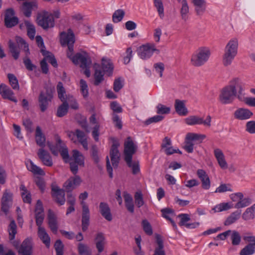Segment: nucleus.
Returning <instances> with one entry per match:
<instances>
[{
	"label": "nucleus",
	"instance_id": "nucleus-56",
	"mask_svg": "<svg viewBox=\"0 0 255 255\" xmlns=\"http://www.w3.org/2000/svg\"><path fill=\"white\" fill-rule=\"evenodd\" d=\"M135 203L137 207L140 208L144 204L143 196L140 191L136 192L134 195Z\"/></svg>",
	"mask_w": 255,
	"mask_h": 255
},
{
	"label": "nucleus",
	"instance_id": "nucleus-22",
	"mask_svg": "<svg viewBox=\"0 0 255 255\" xmlns=\"http://www.w3.org/2000/svg\"><path fill=\"white\" fill-rule=\"evenodd\" d=\"M35 212L36 225H42L44 218V214L42 202L39 200L37 201Z\"/></svg>",
	"mask_w": 255,
	"mask_h": 255
},
{
	"label": "nucleus",
	"instance_id": "nucleus-61",
	"mask_svg": "<svg viewBox=\"0 0 255 255\" xmlns=\"http://www.w3.org/2000/svg\"><path fill=\"white\" fill-rule=\"evenodd\" d=\"M157 113L158 114H167L170 112V108L162 104H159L156 107Z\"/></svg>",
	"mask_w": 255,
	"mask_h": 255
},
{
	"label": "nucleus",
	"instance_id": "nucleus-48",
	"mask_svg": "<svg viewBox=\"0 0 255 255\" xmlns=\"http://www.w3.org/2000/svg\"><path fill=\"white\" fill-rule=\"evenodd\" d=\"M25 25L27 28L28 36L31 39H34L35 35V29L34 26L28 21H25Z\"/></svg>",
	"mask_w": 255,
	"mask_h": 255
},
{
	"label": "nucleus",
	"instance_id": "nucleus-18",
	"mask_svg": "<svg viewBox=\"0 0 255 255\" xmlns=\"http://www.w3.org/2000/svg\"><path fill=\"white\" fill-rule=\"evenodd\" d=\"M14 11L12 9H8L6 10L4 22L7 27H12L18 23V18L14 16Z\"/></svg>",
	"mask_w": 255,
	"mask_h": 255
},
{
	"label": "nucleus",
	"instance_id": "nucleus-14",
	"mask_svg": "<svg viewBox=\"0 0 255 255\" xmlns=\"http://www.w3.org/2000/svg\"><path fill=\"white\" fill-rule=\"evenodd\" d=\"M53 95L51 91L47 90L45 92H41L38 98L40 110L44 112L47 108L49 102L51 101Z\"/></svg>",
	"mask_w": 255,
	"mask_h": 255
},
{
	"label": "nucleus",
	"instance_id": "nucleus-37",
	"mask_svg": "<svg viewBox=\"0 0 255 255\" xmlns=\"http://www.w3.org/2000/svg\"><path fill=\"white\" fill-rule=\"evenodd\" d=\"M77 249L80 255H91L92 250L89 247L84 243H79L77 245Z\"/></svg>",
	"mask_w": 255,
	"mask_h": 255
},
{
	"label": "nucleus",
	"instance_id": "nucleus-52",
	"mask_svg": "<svg viewBox=\"0 0 255 255\" xmlns=\"http://www.w3.org/2000/svg\"><path fill=\"white\" fill-rule=\"evenodd\" d=\"M125 161L128 165L131 168L132 172L133 174H136L139 172L140 168L138 162H132V159H130L129 161L127 160Z\"/></svg>",
	"mask_w": 255,
	"mask_h": 255
},
{
	"label": "nucleus",
	"instance_id": "nucleus-63",
	"mask_svg": "<svg viewBox=\"0 0 255 255\" xmlns=\"http://www.w3.org/2000/svg\"><path fill=\"white\" fill-rule=\"evenodd\" d=\"M66 102L68 103V105H70L71 108L74 110H77L78 109V104L76 100L73 97V96H69L67 99H66Z\"/></svg>",
	"mask_w": 255,
	"mask_h": 255
},
{
	"label": "nucleus",
	"instance_id": "nucleus-24",
	"mask_svg": "<svg viewBox=\"0 0 255 255\" xmlns=\"http://www.w3.org/2000/svg\"><path fill=\"white\" fill-rule=\"evenodd\" d=\"M52 196L56 203L60 205H64L65 202V191L58 187L52 188Z\"/></svg>",
	"mask_w": 255,
	"mask_h": 255
},
{
	"label": "nucleus",
	"instance_id": "nucleus-35",
	"mask_svg": "<svg viewBox=\"0 0 255 255\" xmlns=\"http://www.w3.org/2000/svg\"><path fill=\"white\" fill-rule=\"evenodd\" d=\"M181 6L180 8V14L182 19L186 20L188 17L189 7L186 0L181 1Z\"/></svg>",
	"mask_w": 255,
	"mask_h": 255
},
{
	"label": "nucleus",
	"instance_id": "nucleus-28",
	"mask_svg": "<svg viewBox=\"0 0 255 255\" xmlns=\"http://www.w3.org/2000/svg\"><path fill=\"white\" fill-rule=\"evenodd\" d=\"M45 137L40 127L37 126L35 131V141L38 145L43 148L45 146Z\"/></svg>",
	"mask_w": 255,
	"mask_h": 255
},
{
	"label": "nucleus",
	"instance_id": "nucleus-1",
	"mask_svg": "<svg viewBox=\"0 0 255 255\" xmlns=\"http://www.w3.org/2000/svg\"><path fill=\"white\" fill-rule=\"evenodd\" d=\"M60 41L62 46H68L67 55L75 64H80V67H88L91 64L92 61L89 54L86 52L78 53L73 55V44L75 42V36L71 29L67 32H63L60 35Z\"/></svg>",
	"mask_w": 255,
	"mask_h": 255
},
{
	"label": "nucleus",
	"instance_id": "nucleus-11",
	"mask_svg": "<svg viewBox=\"0 0 255 255\" xmlns=\"http://www.w3.org/2000/svg\"><path fill=\"white\" fill-rule=\"evenodd\" d=\"M184 122L189 126L203 125L205 127H210L211 118L210 116H208L204 120L203 118L197 116H190L185 119Z\"/></svg>",
	"mask_w": 255,
	"mask_h": 255
},
{
	"label": "nucleus",
	"instance_id": "nucleus-8",
	"mask_svg": "<svg viewBox=\"0 0 255 255\" xmlns=\"http://www.w3.org/2000/svg\"><path fill=\"white\" fill-rule=\"evenodd\" d=\"M154 52L159 53V50L156 48L155 45L153 43L142 45L137 50L138 56L143 60L150 58Z\"/></svg>",
	"mask_w": 255,
	"mask_h": 255
},
{
	"label": "nucleus",
	"instance_id": "nucleus-38",
	"mask_svg": "<svg viewBox=\"0 0 255 255\" xmlns=\"http://www.w3.org/2000/svg\"><path fill=\"white\" fill-rule=\"evenodd\" d=\"M41 52L43 55L44 56V59L46 61H48L50 63L51 65L54 67L57 66V61L54 58V55L48 51H47L43 49H41Z\"/></svg>",
	"mask_w": 255,
	"mask_h": 255
},
{
	"label": "nucleus",
	"instance_id": "nucleus-36",
	"mask_svg": "<svg viewBox=\"0 0 255 255\" xmlns=\"http://www.w3.org/2000/svg\"><path fill=\"white\" fill-rule=\"evenodd\" d=\"M124 197L125 199L126 206L128 210L130 213L134 212V205L133 199L131 196L127 192H124Z\"/></svg>",
	"mask_w": 255,
	"mask_h": 255
},
{
	"label": "nucleus",
	"instance_id": "nucleus-29",
	"mask_svg": "<svg viewBox=\"0 0 255 255\" xmlns=\"http://www.w3.org/2000/svg\"><path fill=\"white\" fill-rule=\"evenodd\" d=\"M26 165L27 169L32 172L34 174L39 175H44V171L39 167L37 166L30 160H28L26 162Z\"/></svg>",
	"mask_w": 255,
	"mask_h": 255
},
{
	"label": "nucleus",
	"instance_id": "nucleus-50",
	"mask_svg": "<svg viewBox=\"0 0 255 255\" xmlns=\"http://www.w3.org/2000/svg\"><path fill=\"white\" fill-rule=\"evenodd\" d=\"M63 103L59 106L57 112V116L58 117H62L65 116L68 112V103L66 101L63 102Z\"/></svg>",
	"mask_w": 255,
	"mask_h": 255
},
{
	"label": "nucleus",
	"instance_id": "nucleus-34",
	"mask_svg": "<svg viewBox=\"0 0 255 255\" xmlns=\"http://www.w3.org/2000/svg\"><path fill=\"white\" fill-rule=\"evenodd\" d=\"M161 211L162 212V216L167 220H169L174 229L175 230H177V228L175 223L171 219V217L174 215L173 210L169 208H164L162 209Z\"/></svg>",
	"mask_w": 255,
	"mask_h": 255
},
{
	"label": "nucleus",
	"instance_id": "nucleus-41",
	"mask_svg": "<svg viewBox=\"0 0 255 255\" xmlns=\"http://www.w3.org/2000/svg\"><path fill=\"white\" fill-rule=\"evenodd\" d=\"M8 231L9 233V239L10 240H13L15 238V236L17 233V226L13 220L10 221V223L8 227Z\"/></svg>",
	"mask_w": 255,
	"mask_h": 255
},
{
	"label": "nucleus",
	"instance_id": "nucleus-44",
	"mask_svg": "<svg viewBox=\"0 0 255 255\" xmlns=\"http://www.w3.org/2000/svg\"><path fill=\"white\" fill-rule=\"evenodd\" d=\"M96 247L99 252H102L104 250V245L105 238L102 233H99L97 235L96 238Z\"/></svg>",
	"mask_w": 255,
	"mask_h": 255
},
{
	"label": "nucleus",
	"instance_id": "nucleus-7",
	"mask_svg": "<svg viewBox=\"0 0 255 255\" xmlns=\"http://www.w3.org/2000/svg\"><path fill=\"white\" fill-rule=\"evenodd\" d=\"M70 169L74 174H76L78 170V166H84V157L82 153L77 150H73V155L69 159Z\"/></svg>",
	"mask_w": 255,
	"mask_h": 255
},
{
	"label": "nucleus",
	"instance_id": "nucleus-26",
	"mask_svg": "<svg viewBox=\"0 0 255 255\" xmlns=\"http://www.w3.org/2000/svg\"><path fill=\"white\" fill-rule=\"evenodd\" d=\"M48 225L51 231L56 234L58 229L57 218L55 214L49 210L48 214Z\"/></svg>",
	"mask_w": 255,
	"mask_h": 255
},
{
	"label": "nucleus",
	"instance_id": "nucleus-62",
	"mask_svg": "<svg viewBox=\"0 0 255 255\" xmlns=\"http://www.w3.org/2000/svg\"><path fill=\"white\" fill-rule=\"evenodd\" d=\"M195 11L198 15H202L205 12L206 9V2L194 6Z\"/></svg>",
	"mask_w": 255,
	"mask_h": 255
},
{
	"label": "nucleus",
	"instance_id": "nucleus-55",
	"mask_svg": "<svg viewBox=\"0 0 255 255\" xmlns=\"http://www.w3.org/2000/svg\"><path fill=\"white\" fill-rule=\"evenodd\" d=\"M57 90L58 97L62 102L66 101L65 97V90L61 82H59L57 86Z\"/></svg>",
	"mask_w": 255,
	"mask_h": 255
},
{
	"label": "nucleus",
	"instance_id": "nucleus-47",
	"mask_svg": "<svg viewBox=\"0 0 255 255\" xmlns=\"http://www.w3.org/2000/svg\"><path fill=\"white\" fill-rule=\"evenodd\" d=\"M80 89L83 97L87 98L89 95V89L86 82L83 79L80 80Z\"/></svg>",
	"mask_w": 255,
	"mask_h": 255
},
{
	"label": "nucleus",
	"instance_id": "nucleus-17",
	"mask_svg": "<svg viewBox=\"0 0 255 255\" xmlns=\"http://www.w3.org/2000/svg\"><path fill=\"white\" fill-rule=\"evenodd\" d=\"M37 155L44 165L49 167L52 166L53 161L52 157L48 151L42 148H40L38 150Z\"/></svg>",
	"mask_w": 255,
	"mask_h": 255
},
{
	"label": "nucleus",
	"instance_id": "nucleus-30",
	"mask_svg": "<svg viewBox=\"0 0 255 255\" xmlns=\"http://www.w3.org/2000/svg\"><path fill=\"white\" fill-rule=\"evenodd\" d=\"M175 109L177 113L180 116H186L188 113V110L182 101L175 100Z\"/></svg>",
	"mask_w": 255,
	"mask_h": 255
},
{
	"label": "nucleus",
	"instance_id": "nucleus-39",
	"mask_svg": "<svg viewBox=\"0 0 255 255\" xmlns=\"http://www.w3.org/2000/svg\"><path fill=\"white\" fill-rule=\"evenodd\" d=\"M206 137V136L205 134L195 133H188L186 135V139L187 140H190L191 142L193 141H199L200 142H201Z\"/></svg>",
	"mask_w": 255,
	"mask_h": 255
},
{
	"label": "nucleus",
	"instance_id": "nucleus-13",
	"mask_svg": "<svg viewBox=\"0 0 255 255\" xmlns=\"http://www.w3.org/2000/svg\"><path fill=\"white\" fill-rule=\"evenodd\" d=\"M12 204V194L8 190L3 193L1 200V209L2 211L7 214Z\"/></svg>",
	"mask_w": 255,
	"mask_h": 255
},
{
	"label": "nucleus",
	"instance_id": "nucleus-32",
	"mask_svg": "<svg viewBox=\"0 0 255 255\" xmlns=\"http://www.w3.org/2000/svg\"><path fill=\"white\" fill-rule=\"evenodd\" d=\"M79 141L82 145L84 149L87 150L88 149V144L87 142V136L85 133L79 130L76 129L75 132Z\"/></svg>",
	"mask_w": 255,
	"mask_h": 255
},
{
	"label": "nucleus",
	"instance_id": "nucleus-58",
	"mask_svg": "<svg viewBox=\"0 0 255 255\" xmlns=\"http://www.w3.org/2000/svg\"><path fill=\"white\" fill-rule=\"evenodd\" d=\"M215 156L221 168L223 167V154L222 151L219 149L214 150Z\"/></svg>",
	"mask_w": 255,
	"mask_h": 255
},
{
	"label": "nucleus",
	"instance_id": "nucleus-5",
	"mask_svg": "<svg viewBox=\"0 0 255 255\" xmlns=\"http://www.w3.org/2000/svg\"><path fill=\"white\" fill-rule=\"evenodd\" d=\"M16 41L17 46L11 40L9 41V50L15 59H17L19 57L20 48H23L26 52V55L29 54L28 44L22 38L16 37Z\"/></svg>",
	"mask_w": 255,
	"mask_h": 255
},
{
	"label": "nucleus",
	"instance_id": "nucleus-54",
	"mask_svg": "<svg viewBox=\"0 0 255 255\" xmlns=\"http://www.w3.org/2000/svg\"><path fill=\"white\" fill-rule=\"evenodd\" d=\"M154 6L156 7L161 18L164 17V8L161 0H153Z\"/></svg>",
	"mask_w": 255,
	"mask_h": 255
},
{
	"label": "nucleus",
	"instance_id": "nucleus-64",
	"mask_svg": "<svg viewBox=\"0 0 255 255\" xmlns=\"http://www.w3.org/2000/svg\"><path fill=\"white\" fill-rule=\"evenodd\" d=\"M178 217L180 218V221L179 223V225L180 226H185L188 224L187 222L190 219L189 215L186 214H180L178 215Z\"/></svg>",
	"mask_w": 255,
	"mask_h": 255
},
{
	"label": "nucleus",
	"instance_id": "nucleus-16",
	"mask_svg": "<svg viewBox=\"0 0 255 255\" xmlns=\"http://www.w3.org/2000/svg\"><path fill=\"white\" fill-rule=\"evenodd\" d=\"M234 115L235 119L244 121L250 119L253 116V113L248 109L240 108L235 111Z\"/></svg>",
	"mask_w": 255,
	"mask_h": 255
},
{
	"label": "nucleus",
	"instance_id": "nucleus-46",
	"mask_svg": "<svg viewBox=\"0 0 255 255\" xmlns=\"http://www.w3.org/2000/svg\"><path fill=\"white\" fill-rule=\"evenodd\" d=\"M7 78L12 89L15 90H18L19 89V86L16 77L12 74H8Z\"/></svg>",
	"mask_w": 255,
	"mask_h": 255
},
{
	"label": "nucleus",
	"instance_id": "nucleus-25",
	"mask_svg": "<svg viewBox=\"0 0 255 255\" xmlns=\"http://www.w3.org/2000/svg\"><path fill=\"white\" fill-rule=\"evenodd\" d=\"M37 226H38L37 235L38 237L46 247L49 248L50 245V237L44 227L41 225Z\"/></svg>",
	"mask_w": 255,
	"mask_h": 255
},
{
	"label": "nucleus",
	"instance_id": "nucleus-33",
	"mask_svg": "<svg viewBox=\"0 0 255 255\" xmlns=\"http://www.w3.org/2000/svg\"><path fill=\"white\" fill-rule=\"evenodd\" d=\"M241 214V211H236L233 212L224 221V225L229 226L235 223L240 219Z\"/></svg>",
	"mask_w": 255,
	"mask_h": 255
},
{
	"label": "nucleus",
	"instance_id": "nucleus-60",
	"mask_svg": "<svg viewBox=\"0 0 255 255\" xmlns=\"http://www.w3.org/2000/svg\"><path fill=\"white\" fill-rule=\"evenodd\" d=\"M63 244L60 240H57L54 244V248L56 252L57 255H63Z\"/></svg>",
	"mask_w": 255,
	"mask_h": 255
},
{
	"label": "nucleus",
	"instance_id": "nucleus-3",
	"mask_svg": "<svg viewBox=\"0 0 255 255\" xmlns=\"http://www.w3.org/2000/svg\"><path fill=\"white\" fill-rule=\"evenodd\" d=\"M238 41L237 38L231 39L226 46L224 55V66L230 65L237 54Z\"/></svg>",
	"mask_w": 255,
	"mask_h": 255
},
{
	"label": "nucleus",
	"instance_id": "nucleus-53",
	"mask_svg": "<svg viewBox=\"0 0 255 255\" xmlns=\"http://www.w3.org/2000/svg\"><path fill=\"white\" fill-rule=\"evenodd\" d=\"M255 253V249L250 244L246 246L240 253V255H251Z\"/></svg>",
	"mask_w": 255,
	"mask_h": 255
},
{
	"label": "nucleus",
	"instance_id": "nucleus-42",
	"mask_svg": "<svg viewBox=\"0 0 255 255\" xmlns=\"http://www.w3.org/2000/svg\"><path fill=\"white\" fill-rule=\"evenodd\" d=\"M100 68L99 65H95V82L96 85H98L103 80V72L99 69Z\"/></svg>",
	"mask_w": 255,
	"mask_h": 255
},
{
	"label": "nucleus",
	"instance_id": "nucleus-31",
	"mask_svg": "<svg viewBox=\"0 0 255 255\" xmlns=\"http://www.w3.org/2000/svg\"><path fill=\"white\" fill-rule=\"evenodd\" d=\"M19 189L23 201L25 203L30 204L31 202V195L30 191L27 190L24 185H21Z\"/></svg>",
	"mask_w": 255,
	"mask_h": 255
},
{
	"label": "nucleus",
	"instance_id": "nucleus-20",
	"mask_svg": "<svg viewBox=\"0 0 255 255\" xmlns=\"http://www.w3.org/2000/svg\"><path fill=\"white\" fill-rule=\"evenodd\" d=\"M0 94L4 99H8L14 103L17 102L13 91L5 84H1L0 85Z\"/></svg>",
	"mask_w": 255,
	"mask_h": 255
},
{
	"label": "nucleus",
	"instance_id": "nucleus-15",
	"mask_svg": "<svg viewBox=\"0 0 255 255\" xmlns=\"http://www.w3.org/2000/svg\"><path fill=\"white\" fill-rule=\"evenodd\" d=\"M120 143L116 140H113V144L110 150V156L112 165L114 167L116 168L118 166L120 159V153L118 150V147Z\"/></svg>",
	"mask_w": 255,
	"mask_h": 255
},
{
	"label": "nucleus",
	"instance_id": "nucleus-6",
	"mask_svg": "<svg viewBox=\"0 0 255 255\" xmlns=\"http://www.w3.org/2000/svg\"><path fill=\"white\" fill-rule=\"evenodd\" d=\"M239 79L234 78L232 80L229 84L224 89V104L232 103L235 99L237 94L236 87L239 86Z\"/></svg>",
	"mask_w": 255,
	"mask_h": 255
},
{
	"label": "nucleus",
	"instance_id": "nucleus-45",
	"mask_svg": "<svg viewBox=\"0 0 255 255\" xmlns=\"http://www.w3.org/2000/svg\"><path fill=\"white\" fill-rule=\"evenodd\" d=\"M252 202V199L250 198L244 197L235 204V208L239 209L242 208L249 206Z\"/></svg>",
	"mask_w": 255,
	"mask_h": 255
},
{
	"label": "nucleus",
	"instance_id": "nucleus-59",
	"mask_svg": "<svg viewBox=\"0 0 255 255\" xmlns=\"http://www.w3.org/2000/svg\"><path fill=\"white\" fill-rule=\"evenodd\" d=\"M246 130L251 134L255 133V121L248 122L245 126Z\"/></svg>",
	"mask_w": 255,
	"mask_h": 255
},
{
	"label": "nucleus",
	"instance_id": "nucleus-10",
	"mask_svg": "<svg viewBox=\"0 0 255 255\" xmlns=\"http://www.w3.org/2000/svg\"><path fill=\"white\" fill-rule=\"evenodd\" d=\"M137 145L130 137H128L124 143L125 160L129 161L132 159V155L135 153Z\"/></svg>",
	"mask_w": 255,
	"mask_h": 255
},
{
	"label": "nucleus",
	"instance_id": "nucleus-2",
	"mask_svg": "<svg viewBox=\"0 0 255 255\" xmlns=\"http://www.w3.org/2000/svg\"><path fill=\"white\" fill-rule=\"evenodd\" d=\"M210 55L211 51L208 47H201L192 55L191 62L195 66H201L208 61Z\"/></svg>",
	"mask_w": 255,
	"mask_h": 255
},
{
	"label": "nucleus",
	"instance_id": "nucleus-12",
	"mask_svg": "<svg viewBox=\"0 0 255 255\" xmlns=\"http://www.w3.org/2000/svg\"><path fill=\"white\" fill-rule=\"evenodd\" d=\"M13 246L18 250L19 255H30L32 253V242L30 238L25 239L20 247L18 243L13 242Z\"/></svg>",
	"mask_w": 255,
	"mask_h": 255
},
{
	"label": "nucleus",
	"instance_id": "nucleus-21",
	"mask_svg": "<svg viewBox=\"0 0 255 255\" xmlns=\"http://www.w3.org/2000/svg\"><path fill=\"white\" fill-rule=\"evenodd\" d=\"M224 240L225 238L230 237L232 244L233 246L240 245L241 242V236L239 233L235 230H228L224 232Z\"/></svg>",
	"mask_w": 255,
	"mask_h": 255
},
{
	"label": "nucleus",
	"instance_id": "nucleus-23",
	"mask_svg": "<svg viewBox=\"0 0 255 255\" xmlns=\"http://www.w3.org/2000/svg\"><path fill=\"white\" fill-rule=\"evenodd\" d=\"M37 8V3L36 0H31V1H25L23 3L22 5V10L26 17H30L31 14L32 10Z\"/></svg>",
	"mask_w": 255,
	"mask_h": 255
},
{
	"label": "nucleus",
	"instance_id": "nucleus-40",
	"mask_svg": "<svg viewBox=\"0 0 255 255\" xmlns=\"http://www.w3.org/2000/svg\"><path fill=\"white\" fill-rule=\"evenodd\" d=\"M156 242L158 247L155 248L153 255H165V253L163 249L164 247L163 241L159 236H157L156 237Z\"/></svg>",
	"mask_w": 255,
	"mask_h": 255
},
{
	"label": "nucleus",
	"instance_id": "nucleus-4",
	"mask_svg": "<svg viewBox=\"0 0 255 255\" xmlns=\"http://www.w3.org/2000/svg\"><path fill=\"white\" fill-rule=\"evenodd\" d=\"M88 196V193L85 191L81 193L79 197L81 200V204L82 206V228L83 231L87 230L89 225L90 211L88 206L84 202V200L87 198Z\"/></svg>",
	"mask_w": 255,
	"mask_h": 255
},
{
	"label": "nucleus",
	"instance_id": "nucleus-43",
	"mask_svg": "<svg viewBox=\"0 0 255 255\" xmlns=\"http://www.w3.org/2000/svg\"><path fill=\"white\" fill-rule=\"evenodd\" d=\"M102 66L104 72L108 73L109 75L112 73L113 70V65L110 60L103 58Z\"/></svg>",
	"mask_w": 255,
	"mask_h": 255
},
{
	"label": "nucleus",
	"instance_id": "nucleus-51",
	"mask_svg": "<svg viewBox=\"0 0 255 255\" xmlns=\"http://www.w3.org/2000/svg\"><path fill=\"white\" fill-rule=\"evenodd\" d=\"M236 170V167L233 163L224 160V172L225 173H232L234 172Z\"/></svg>",
	"mask_w": 255,
	"mask_h": 255
},
{
	"label": "nucleus",
	"instance_id": "nucleus-27",
	"mask_svg": "<svg viewBox=\"0 0 255 255\" xmlns=\"http://www.w3.org/2000/svg\"><path fill=\"white\" fill-rule=\"evenodd\" d=\"M100 211L102 215L108 221L112 220V216L108 204L105 202H101L99 206Z\"/></svg>",
	"mask_w": 255,
	"mask_h": 255
},
{
	"label": "nucleus",
	"instance_id": "nucleus-49",
	"mask_svg": "<svg viewBox=\"0 0 255 255\" xmlns=\"http://www.w3.org/2000/svg\"><path fill=\"white\" fill-rule=\"evenodd\" d=\"M125 14V11L123 9H119L116 10L113 14V21L115 23L121 21L123 19Z\"/></svg>",
	"mask_w": 255,
	"mask_h": 255
},
{
	"label": "nucleus",
	"instance_id": "nucleus-57",
	"mask_svg": "<svg viewBox=\"0 0 255 255\" xmlns=\"http://www.w3.org/2000/svg\"><path fill=\"white\" fill-rule=\"evenodd\" d=\"M142 226L145 233L148 235H151L153 233L151 226L149 222L146 220H143L142 221Z\"/></svg>",
	"mask_w": 255,
	"mask_h": 255
},
{
	"label": "nucleus",
	"instance_id": "nucleus-9",
	"mask_svg": "<svg viewBox=\"0 0 255 255\" xmlns=\"http://www.w3.org/2000/svg\"><path fill=\"white\" fill-rule=\"evenodd\" d=\"M37 20L38 24L44 29H47L54 26L53 15L47 11H44L38 14Z\"/></svg>",
	"mask_w": 255,
	"mask_h": 255
},
{
	"label": "nucleus",
	"instance_id": "nucleus-19",
	"mask_svg": "<svg viewBox=\"0 0 255 255\" xmlns=\"http://www.w3.org/2000/svg\"><path fill=\"white\" fill-rule=\"evenodd\" d=\"M81 178L77 175L69 178L64 184V187L67 192H71L81 183Z\"/></svg>",
	"mask_w": 255,
	"mask_h": 255
}]
</instances>
